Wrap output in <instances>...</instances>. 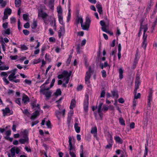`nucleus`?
<instances>
[{"label":"nucleus","instance_id":"4c0bfd02","mask_svg":"<svg viewBox=\"0 0 157 157\" xmlns=\"http://www.w3.org/2000/svg\"><path fill=\"white\" fill-rule=\"evenodd\" d=\"M62 92L61 90L59 89H57L56 92L54 93V94L56 96L59 95H60L61 94Z\"/></svg>","mask_w":157,"mask_h":157},{"label":"nucleus","instance_id":"4d7b16f0","mask_svg":"<svg viewBox=\"0 0 157 157\" xmlns=\"http://www.w3.org/2000/svg\"><path fill=\"white\" fill-rule=\"evenodd\" d=\"M56 21L54 18H53V20L50 21V24L51 26H53L55 24H56Z\"/></svg>","mask_w":157,"mask_h":157},{"label":"nucleus","instance_id":"f257e3e1","mask_svg":"<svg viewBox=\"0 0 157 157\" xmlns=\"http://www.w3.org/2000/svg\"><path fill=\"white\" fill-rule=\"evenodd\" d=\"M71 72L70 71L69 73L66 71H64L62 74L59 75L58 76V79H61L64 78V80L65 81V83L67 84L69 82L70 79V77L71 75Z\"/></svg>","mask_w":157,"mask_h":157},{"label":"nucleus","instance_id":"de8ad7c7","mask_svg":"<svg viewBox=\"0 0 157 157\" xmlns=\"http://www.w3.org/2000/svg\"><path fill=\"white\" fill-rule=\"evenodd\" d=\"M119 121L121 125H125L124 121L122 118H119Z\"/></svg>","mask_w":157,"mask_h":157},{"label":"nucleus","instance_id":"423d86ee","mask_svg":"<svg viewBox=\"0 0 157 157\" xmlns=\"http://www.w3.org/2000/svg\"><path fill=\"white\" fill-rule=\"evenodd\" d=\"M90 21V19L88 17H86V18L85 24H83L82 29L84 30H88L89 27V25Z\"/></svg>","mask_w":157,"mask_h":157},{"label":"nucleus","instance_id":"58836bf2","mask_svg":"<svg viewBox=\"0 0 157 157\" xmlns=\"http://www.w3.org/2000/svg\"><path fill=\"white\" fill-rule=\"evenodd\" d=\"M21 4V0H15V4L16 7H19Z\"/></svg>","mask_w":157,"mask_h":157},{"label":"nucleus","instance_id":"8fccbe9b","mask_svg":"<svg viewBox=\"0 0 157 157\" xmlns=\"http://www.w3.org/2000/svg\"><path fill=\"white\" fill-rule=\"evenodd\" d=\"M10 28H8L6 30H5L4 33L5 34L10 35Z\"/></svg>","mask_w":157,"mask_h":157},{"label":"nucleus","instance_id":"2f4dec72","mask_svg":"<svg viewBox=\"0 0 157 157\" xmlns=\"http://www.w3.org/2000/svg\"><path fill=\"white\" fill-rule=\"evenodd\" d=\"M57 11L58 15H62V10L61 6H59L57 8Z\"/></svg>","mask_w":157,"mask_h":157},{"label":"nucleus","instance_id":"2eb2a0df","mask_svg":"<svg viewBox=\"0 0 157 157\" xmlns=\"http://www.w3.org/2000/svg\"><path fill=\"white\" fill-rule=\"evenodd\" d=\"M24 138H21L19 139V142L21 144H25V143H29V139L28 137H23Z\"/></svg>","mask_w":157,"mask_h":157},{"label":"nucleus","instance_id":"7ed1b4c3","mask_svg":"<svg viewBox=\"0 0 157 157\" xmlns=\"http://www.w3.org/2000/svg\"><path fill=\"white\" fill-rule=\"evenodd\" d=\"M93 72V71L91 67H89L88 71L86 72L85 77V82L86 84L90 83V79L91 77V73Z\"/></svg>","mask_w":157,"mask_h":157},{"label":"nucleus","instance_id":"13d9d810","mask_svg":"<svg viewBox=\"0 0 157 157\" xmlns=\"http://www.w3.org/2000/svg\"><path fill=\"white\" fill-rule=\"evenodd\" d=\"M8 23L7 22H5L3 24L2 26L4 29L7 28L8 27Z\"/></svg>","mask_w":157,"mask_h":157},{"label":"nucleus","instance_id":"3c124183","mask_svg":"<svg viewBox=\"0 0 157 157\" xmlns=\"http://www.w3.org/2000/svg\"><path fill=\"white\" fill-rule=\"evenodd\" d=\"M102 77L105 78L106 77V72L105 71L103 70L101 71Z\"/></svg>","mask_w":157,"mask_h":157},{"label":"nucleus","instance_id":"603ef678","mask_svg":"<svg viewBox=\"0 0 157 157\" xmlns=\"http://www.w3.org/2000/svg\"><path fill=\"white\" fill-rule=\"evenodd\" d=\"M113 144H110L108 143V144L105 146V148L107 149H110L112 146Z\"/></svg>","mask_w":157,"mask_h":157},{"label":"nucleus","instance_id":"e433bc0d","mask_svg":"<svg viewBox=\"0 0 157 157\" xmlns=\"http://www.w3.org/2000/svg\"><path fill=\"white\" fill-rule=\"evenodd\" d=\"M112 95L113 97H115L116 98H117L118 97V94L116 90H113L112 92Z\"/></svg>","mask_w":157,"mask_h":157},{"label":"nucleus","instance_id":"a878e982","mask_svg":"<svg viewBox=\"0 0 157 157\" xmlns=\"http://www.w3.org/2000/svg\"><path fill=\"white\" fill-rule=\"evenodd\" d=\"M74 128L75 130V131L78 133H79L80 132V128L78 126V123L75 122L74 125Z\"/></svg>","mask_w":157,"mask_h":157},{"label":"nucleus","instance_id":"b1692460","mask_svg":"<svg viewBox=\"0 0 157 157\" xmlns=\"http://www.w3.org/2000/svg\"><path fill=\"white\" fill-rule=\"evenodd\" d=\"M98 112V115L99 116V118H98L97 116V114H95V118H96V119L97 120H102V117H103V114H102V111H100V112Z\"/></svg>","mask_w":157,"mask_h":157},{"label":"nucleus","instance_id":"a211bd4d","mask_svg":"<svg viewBox=\"0 0 157 157\" xmlns=\"http://www.w3.org/2000/svg\"><path fill=\"white\" fill-rule=\"evenodd\" d=\"M36 100H34V101H33L31 103V105L32 106V109H33L34 108L36 107L38 109H40V105L37 104V105H36Z\"/></svg>","mask_w":157,"mask_h":157},{"label":"nucleus","instance_id":"72a5a7b5","mask_svg":"<svg viewBox=\"0 0 157 157\" xmlns=\"http://www.w3.org/2000/svg\"><path fill=\"white\" fill-rule=\"evenodd\" d=\"M108 136L109 138V139L107 140V142L109 144H113V137L109 133L108 135Z\"/></svg>","mask_w":157,"mask_h":157},{"label":"nucleus","instance_id":"6e6552de","mask_svg":"<svg viewBox=\"0 0 157 157\" xmlns=\"http://www.w3.org/2000/svg\"><path fill=\"white\" fill-rule=\"evenodd\" d=\"M65 109H63L61 112L60 110H57L55 112V115L59 120L60 119V117L62 115L64 117L65 114Z\"/></svg>","mask_w":157,"mask_h":157},{"label":"nucleus","instance_id":"ea45409f","mask_svg":"<svg viewBox=\"0 0 157 157\" xmlns=\"http://www.w3.org/2000/svg\"><path fill=\"white\" fill-rule=\"evenodd\" d=\"M68 139H69V140H68V142L69 143V147H75L74 146H72V143H71V140H72V137L71 136H69L68 137Z\"/></svg>","mask_w":157,"mask_h":157},{"label":"nucleus","instance_id":"49530a36","mask_svg":"<svg viewBox=\"0 0 157 157\" xmlns=\"http://www.w3.org/2000/svg\"><path fill=\"white\" fill-rule=\"evenodd\" d=\"M9 68L8 66H0V70H8Z\"/></svg>","mask_w":157,"mask_h":157},{"label":"nucleus","instance_id":"864d4df0","mask_svg":"<svg viewBox=\"0 0 157 157\" xmlns=\"http://www.w3.org/2000/svg\"><path fill=\"white\" fill-rule=\"evenodd\" d=\"M17 70V69L15 68L13 70H12L11 71H8V73L9 74H10V73H14V74L15 75Z\"/></svg>","mask_w":157,"mask_h":157},{"label":"nucleus","instance_id":"393cba45","mask_svg":"<svg viewBox=\"0 0 157 157\" xmlns=\"http://www.w3.org/2000/svg\"><path fill=\"white\" fill-rule=\"evenodd\" d=\"M64 33V30L63 28H61L58 31L59 36L60 38L62 36Z\"/></svg>","mask_w":157,"mask_h":157},{"label":"nucleus","instance_id":"1a4fd4ad","mask_svg":"<svg viewBox=\"0 0 157 157\" xmlns=\"http://www.w3.org/2000/svg\"><path fill=\"white\" fill-rule=\"evenodd\" d=\"M150 119V115L147 113L144 115L143 118V123L144 126H146L147 125L148 122Z\"/></svg>","mask_w":157,"mask_h":157},{"label":"nucleus","instance_id":"0eeeda50","mask_svg":"<svg viewBox=\"0 0 157 157\" xmlns=\"http://www.w3.org/2000/svg\"><path fill=\"white\" fill-rule=\"evenodd\" d=\"M143 21V20H142V21L140 22V29L141 30H142V29H144V33L143 34V36H147V35L145 33L148 29V25L147 24L145 25H143L142 23Z\"/></svg>","mask_w":157,"mask_h":157},{"label":"nucleus","instance_id":"aec40b11","mask_svg":"<svg viewBox=\"0 0 157 157\" xmlns=\"http://www.w3.org/2000/svg\"><path fill=\"white\" fill-rule=\"evenodd\" d=\"M10 73L11 74L9 76L8 78L10 81L12 82L13 79L16 78L17 77L14 73Z\"/></svg>","mask_w":157,"mask_h":157},{"label":"nucleus","instance_id":"bf43d9fd","mask_svg":"<svg viewBox=\"0 0 157 157\" xmlns=\"http://www.w3.org/2000/svg\"><path fill=\"white\" fill-rule=\"evenodd\" d=\"M10 58L11 60H16L17 58V55L10 56Z\"/></svg>","mask_w":157,"mask_h":157},{"label":"nucleus","instance_id":"4468645a","mask_svg":"<svg viewBox=\"0 0 157 157\" xmlns=\"http://www.w3.org/2000/svg\"><path fill=\"white\" fill-rule=\"evenodd\" d=\"M147 36H143V42L142 44V47L144 49H145L147 44Z\"/></svg>","mask_w":157,"mask_h":157},{"label":"nucleus","instance_id":"c03bdc74","mask_svg":"<svg viewBox=\"0 0 157 157\" xmlns=\"http://www.w3.org/2000/svg\"><path fill=\"white\" fill-rule=\"evenodd\" d=\"M97 128L96 126H95L91 128V133H97Z\"/></svg>","mask_w":157,"mask_h":157},{"label":"nucleus","instance_id":"c756f323","mask_svg":"<svg viewBox=\"0 0 157 157\" xmlns=\"http://www.w3.org/2000/svg\"><path fill=\"white\" fill-rule=\"evenodd\" d=\"M12 12V10L10 8L6 9L5 10L4 12V13L8 15H10L11 14Z\"/></svg>","mask_w":157,"mask_h":157},{"label":"nucleus","instance_id":"c9c22d12","mask_svg":"<svg viewBox=\"0 0 157 157\" xmlns=\"http://www.w3.org/2000/svg\"><path fill=\"white\" fill-rule=\"evenodd\" d=\"M103 105V103L102 102H100L98 108V112H100L102 111V106Z\"/></svg>","mask_w":157,"mask_h":157},{"label":"nucleus","instance_id":"7c9ffc66","mask_svg":"<svg viewBox=\"0 0 157 157\" xmlns=\"http://www.w3.org/2000/svg\"><path fill=\"white\" fill-rule=\"evenodd\" d=\"M59 23L62 25H64V24L63 21V16L62 15H58Z\"/></svg>","mask_w":157,"mask_h":157},{"label":"nucleus","instance_id":"5701e85b","mask_svg":"<svg viewBox=\"0 0 157 157\" xmlns=\"http://www.w3.org/2000/svg\"><path fill=\"white\" fill-rule=\"evenodd\" d=\"M96 8L98 9V11L100 14H102V7L100 4H97Z\"/></svg>","mask_w":157,"mask_h":157},{"label":"nucleus","instance_id":"f03ea898","mask_svg":"<svg viewBox=\"0 0 157 157\" xmlns=\"http://www.w3.org/2000/svg\"><path fill=\"white\" fill-rule=\"evenodd\" d=\"M38 16L42 18L44 22L46 25L48 24L49 21L48 17V15L46 13L43 12V11L41 10L39 12Z\"/></svg>","mask_w":157,"mask_h":157},{"label":"nucleus","instance_id":"ddd939ff","mask_svg":"<svg viewBox=\"0 0 157 157\" xmlns=\"http://www.w3.org/2000/svg\"><path fill=\"white\" fill-rule=\"evenodd\" d=\"M140 75L137 73L136 74V78L135 80V86L138 87L139 86L140 84Z\"/></svg>","mask_w":157,"mask_h":157},{"label":"nucleus","instance_id":"338daca9","mask_svg":"<svg viewBox=\"0 0 157 157\" xmlns=\"http://www.w3.org/2000/svg\"><path fill=\"white\" fill-rule=\"evenodd\" d=\"M83 87V86L81 85H80L77 86V90L78 91L81 90L82 89Z\"/></svg>","mask_w":157,"mask_h":157},{"label":"nucleus","instance_id":"0e129e2a","mask_svg":"<svg viewBox=\"0 0 157 157\" xmlns=\"http://www.w3.org/2000/svg\"><path fill=\"white\" fill-rule=\"evenodd\" d=\"M21 48L23 50H26L28 49L26 45L23 44L21 45Z\"/></svg>","mask_w":157,"mask_h":157},{"label":"nucleus","instance_id":"6e6d98bb","mask_svg":"<svg viewBox=\"0 0 157 157\" xmlns=\"http://www.w3.org/2000/svg\"><path fill=\"white\" fill-rule=\"evenodd\" d=\"M21 98H18L15 100V101L16 103L18 104L19 105H21Z\"/></svg>","mask_w":157,"mask_h":157},{"label":"nucleus","instance_id":"20e7f679","mask_svg":"<svg viewBox=\"0 0 157 157\" xmlns=\"http://www.w3.org/2000/svg\"><path fill=\"white\" fill-rule=\"evenodd\" d=\"M20 151V149L18 147H12L10 150L11 155L12 157H14L15 156L16 153L17 154H18Z\"/></svg>","mask_w":157,"mask_h":157},{"label":"nucleus","instance_id":"e2e57ef3","mask_svg":"<svg viewBox=\"0 0 157 157\" xmlns=\"http://www.w3.org/2000/svg\"><path fill=\"white\" fill-rule=\"evenodd\" d=\"M24 82L29 85L31 84L32 83L31 81L28 79H25L24 80Z\"/></svg>","mask_w":157,"mask_h":157},{"label":"nucleus","instance_id":"6ab92c4d","mask_svg":"<svg viewBox=\"0 0 157 157\" xmlns=\"http://www.w3.org/2000/svg\"><path fill=\"white\" fill-rule=\"evenodd\" d=\"M114 139L116 142L120 144H122L123 143L122 140L118 136H116L114 137Z\"/></svg>","mask_w":157,"mask_h":157},{"label":"nucleus","instance_id":"37998d69","mask_svg":"<svg viewBox=\"0 0 157 157\" xmlns=\"http://www.w3.org/2000/svg\"><path fill=\"white\" fill-rule=\"evenodd\" d=\"M8 74H9L8 72L6 73L5 72H2L1 73L0 75L1 77L4 76V77L6 78L8 75Z\"/></svg>","mask_w":157,"mask_h":157},{"label":"nucleus","instance_id":"69168bd1","mask_svg":"<svg viewBox=\"0 0 157 157\" xmlns=\"http://www.w3.org/2000/svg\"><path fill=\"white\" fill-rule=\"evenodd\" d=\"M105 92L104 90H103L101 91V94L100 97L103 98L105 97Z\"/></svg>","mask_w":157,"mask_h":157},{"label":"nucleus","instance_id":"a18cd8bd","mask_svg":"<svg viewBox=\"0 0 157 157\" xmlns=\"http://www.w3.org/2000/svg\"><path fill=\"white\" fill-rule=\"evenodd\" d=\"M23 137H28V131L27 130H25L23 132Z\"/></svg>","mask_w":157,"mask_h":157},{"label":"nucleus","instance_id":"473e14b6","mask_svg":"<svg viewBox=\"0 0 157 157\" xmlns=\"http://www.w3.org/2000/svg\"><path fill=\"white\" fill-rule=\"evenodd\" d=\"M37 26V21H34L31 25V27L33 29H35Z\"/></svg>","mask_w":157,"mask_h":157},{"label":"nucleus","instance_id":"9b49d317","mask_svg":"<svg viewBox=\"0 0 157 157\" xmlns=\"http://www.w3.org/2000/svg\"><path fill=\"white\" fill-rule=\"evenodd\" d=\"M68 150L69 154L71 157H76V155L75 154V147H69Z\"/></svg>","mask_w":157,"mask_h":157},{"label":"nucleus","instance_id":"cd10ccee","mask_svg":"<svg viewBox=\"0 0 157 157\" xmlns=\"http://www.w3.org/2000/svg\"><path fill=\"white\" fill-rule=\"evenodd\" d=\"M54 0H50L48 3V7L49 8L52 10L54 7Z\"/></svg>","mask_w":157,"mask_h":157},{"label":"nucleus","instance_id":"09e8293b","mask_svg":"<svg viewBox=\"0 0 157 157\" xmlns=\"http://www.w3.org/2000/svg\"><path fill=\"white\" fill-rule=\"evenodd\" d=\"M152 5V2L151 1H150L149 3L148 4L147 7L146 8V10H150L151 6Z\"/></svg>","mask_w":157,"mask_h":157},{"label":"nucleus","instance_id":"f8f14e48","mask_svg":"<svg viewBox=\"0 0 157 157\" xmlns=\"http://www.w3.org/2000/svg\"><path fill=\"white\" fill-rule=\"evenodd\" d=\"M79 23H80L81 27L82 29L83 27V21L82 18L81 17H78L76 18L75 24L76 25H78Z\"/></svg>","mask_w":157,"mask_h":157},{"label":"nucleus","instance_id":"4be33fe9","mask_svg":"<svg viewBox=\"0 0 157 157\" xmlns=\"http://www.w3.org/2000/svg\"><path fill=\"white\" fill-rule=\"evenodd\" d=\"M76 104V101L75 99H72L71 101L70 108L71 109H73V108L75 107Z\"/></svg>","mask_w":157,"mask_h":157},{"label":"nucleus","instance_id":"39448f33","mask_svg":"<svg viewBox=\"0 0 157 157\" xmlns=\"http://www.w3.org/2000/svg\"><path fill=\"white\" fill-rule=\"evenodd\" d=\"M45 88H42L40 89V92L43 95H44L47 98H49L51 96L52 92L50 91L45 92Z\"/></svg>","mask_w":157,"mask_h":157},{"label":"nucleus","instance_id":"dca6fc26","mask_svg":"<svg viewBox=\"0 0 157 157\" xmlns=\"http://www.w3.org/2000/svg\"><path fill=\"white\" fill-rule=\"evenodd\" d=\"M29 99L28 96L25 94H24L23 95L22 101L23 103L26 104L29 102Z\"/></svg>","mask_w":157,"mask_h":157},{"label":"nucleus","instance_id":"774afa93","mask_svg":"<svg viewBox=\"0 0 157 157\" xmlns=\"http://www.w3.org/2000/svg\"><path fill=\"white\" fill-rule=\"evenodd\" d=\"M6 1H4V2H3L2 3L0 4L2 8H4L6 6Z\"/></svg>","mask_w":157,"mask_h":157},{"label":"nucleus","instance_id":"412c9836","mask_svg":"<svg viewBox=\"0 0 157 157\" xmlns=\"http://www.w3.org/2000/svg\"><path fill=\"white\" fill-rule=\"evenodd\" d=\"M152 93L150 92L148 96V105L149 106L151 105V103H150L152 101Z\"/></svg>","mask_w":157,"mask_h":157},{"label":"nucleus","instance_id":"79ce46f5","mask_svg":"<svg viewBox=\"0 0 157 157\" xmlns=\"http://www.w3.org/2000/svg\"><path fill=\"white\" fill-rule=\"evenodd\" d=\"M72 57V56L71 55H69V57L67 59V61H66V63L67 65H68L69 64H70Z\"/></svg>","mask_w":157,"mask_h":157},{"label":"nucleus","instance_id":"052dcab7","mask_svg":"<svg viewBox=\"0 0 157 157\" xmlns=\"http://www.w3.org/2000/svg\"><path fill=\"white\" fill-rule=\"evenodd\" d=\"M24 34L25 35H28L29 33V32L26 29H24L23 30Z\"/></svg>","mask_w":157,"mask_h":157},{"label":"nucleus","instance_id":"f704fd0d","mask_svg":"<svg viewBox=\"0 0 157 157\" xmlns=\"http://www.w3.org/2000/svg\"><path fill=\"white\" fill-rule=\"evenodd\" d=\"M121 157H127L128 155L127 154L126 150L124 149L123 151H121Z\"/></svg>","mask_w":157,"mask_h":157},{"label":"nucleus","instance_id":"c85d7f7f","mask_svg":"<svg viewBox=\"0 0 157 157\" xmlns=\"http://www.w3.org/2000/svg\"><path fill=\"white\" fill-rule=\"evenodd\" d=\"M119 77L120 79H122L123 78V70L122 68H120L119 70Z\"/></svg>","mask_w":157,"mask_h":157},{"label":"nucleus","instance_id":"680f3d73","mask_svg":"<svg viewBox=\"0 0 157 157\" xmlns=\"http://www.w3.org/2000/svg\"><path fill=\"white\" fill-rule=\"evenodd\" d=\"M23 112L24 113L28 116L30 114L29 112L27 110V109H25L24 111H23Z\"/></svg>","mask_w":157,"mask_h":157},{"label":"nucleus","instance_id":"bb28decb","mask_svg":"<svg viewBox=\"0 0 157 157\" xmlns=\"http://www.w3.org/2000/svg\"><path fill=\"white\" fill-rule=\"evenodd\" d=\"M2 111L3 116H5L6 115L7 113H9L10 112V110L9 108L6 107L5 109H2Z\"/></svg>","mask_w":157,"mask_h":157},{"label":"nucleus","instance_id":"a19ab883","mask_svg":"<svg viewBox=\"0 0 157 157\" xmlns=\"http://www.w3.org/2000/svg\"><path fill=\"white\" fill-rule=\"evenodd\" d=\"M0 43L1 44L2 48L3 50V51L4 52H5L6 51L5 45H6L5 43L3 41H0Z\"/></svg>","mask_w":157,"mask_h":157},{"label":"nucleus","instance_id":"5fc2aeb1","mask_svg":"<svg viewBox=\"0 0 157 157\" xmlns=\"http://www.w3.org/2000/svg\"><path fill=\"white\" fill-rule=\"evenodd\" d=\"M46 125L48 128H51V123L49 120H48L46 123Z\"/></svg>","mask_w":157,"mask_h":157},{"label":"nucleus","instance_id":"f3484780","mask_svg":"<svg viewBox=\"0 0 157 157\" xmlns=\"http://www.w3.org/2000/svg\"><path fill=\"white\" fill-rule=\"evenodd\" d=\"M138 52L137 49L136 51V52L135 55V59H134V61L133 62V65H135V66H136L137 63L139 59V57L138 56Z\"/></svg>","mask_w":157,"mask_h":157},{"label":"nucleus","instance_id":"9d476101","mask_svg":"<svg viewBox=\"0 0 157 157\" xmlns=\"http://www.w3.org/2000/svg\"><path fill=\"white\" fill-rule=\"evenodd\" d=\"M83 104L84 110L85 112H87L88 110V106L89 105L88 97H87L85 99Z\"/></svg>","mask_w":157,"mask_h":157}]
</instances>
